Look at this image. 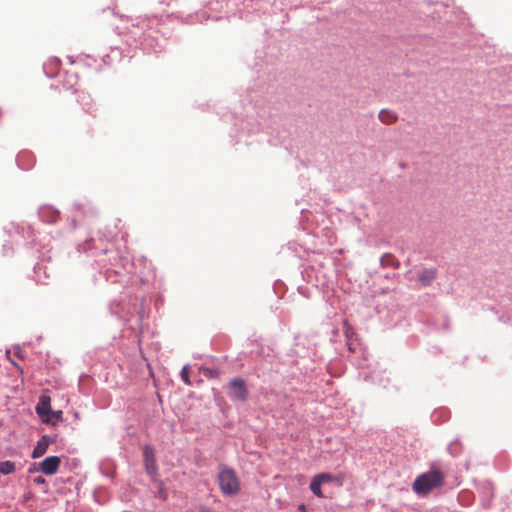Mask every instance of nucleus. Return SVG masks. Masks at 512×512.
I'll return each mask as SVG.
<instances>
[{"label": "nucleus", "mask_w": 512, "mask_h": 512, "mask_svg": "<svg viewBox=\"0 0 512 512\" xmlns=\"http://www.w3.org/2000/svg\"><path fill=\"white\" fill-rule=\"evenodd\" d=\"M217 482L220 491L225 496H235L240 492V479L232 468L220 466L217 475Z\"/></svg>", "instance_id": "f257e3e1"}, {"label": "nucleus", "mask_w": 512, "mask_h": 512, "mask_svg": "<svg viewBox=\"0 0 512 512\" xmlns=\"http://www.w3.org/2000/svg\"><path fill=\"white\" fill-rule=\"evenodd\" d=\"M443 480V473L437 468H432L415 479L413 489L418 494H427L433 489L442 486Z\"/></svg>", "instance_id": "f03ea898"}, {"label": "nucleus", "mask_w": 512, "mask_h": 512, "mask_svg": "<svg viewBox=\"0 0 512 512\" xmlns=\"http://www.w3.org/2000/svg\"><path fill=\"white\" fill-rule=\"evenodd\" d=\"M230 387V397L239 400L245 401L248 397V392L245 386V382L242 379L234 378L229 383Z\"/></svg>", "instance_id": "7ed1b4c3"}, {"label": "nucleus", "mask_w": 512, "mask_h": 512, "mask_svg": "<svg viewBox=\"0 0 512 512\" xmlns=\"http://www.w3.org/2000/svg\"><path fill=\"white\" fill-rule=\"evenodd\" d=\"M60 463L61 460L59 457L49 456L40 462L39 469L46 475H53L58 471Z\"/></svg>", "instance_id": "20e7f679"}, {"label": "nucleus", "mask_w": 512, "mask_h": 512, "mask_svg": "<svg viewBox=\"0 0 512 512\" xmlns=\"http://www.w3.org/2000/svg\"><path fill=\"white\" fill-rule=\"evenodd\" d=\"M143 457L147 472L151 475L154 474L157 469L154 449L151 446H145L143 449Z\"/></svg>", "instance_id": "39448f33"}, {"label": "nucleus", "mask_w": 512, "mask_h": 512, "mask_svg": "<svg viewBox=\"0 0 512 512\" xmlns=\"http://www.w3.org/2000/svg\"><path fill=\"white\" fill-rule=\"evenodd\" d=\"M51 406H50V397L48 396H41L39 398V402L36 406V412L40 417H44L50 413Z\"/></svg>", "instance_id": "423d86ee"}, {"label": "nucleus", "mask_w": 512, "mask_h": 512, "mask_svg": "<svg viewBox=\"0 0 512 512\" xmlns=\"http://www.w3.org/2000/svg\"><path fill=\"white\" fill-rule=\"evenodd\" d=\"M398 116L396 112L389 109H382L379 112V120L386 125L393 124L397 121Z\"/></svg>", "instance_id": "0eeeda50"}, {"label": "nucleus", "mask_w": 512, "mask_h": 512, "mask_svg": "<svg viewBox=\"0 0 512 512\" xmlns=\"http://www.w3.org/2000/svg\"><path fill=\"white\" fill-rule=\"evenodd\" d=\"M436 273L432 269H425L419 275V282L423 286H429L435 279Z\"/></svg>", "instance_id": "6e6552de"}, {"label": "nucleus", "mask_w": 512, "mask_h": 512, "mask_svg": "<svg viewBox=\"0 0 512 512\" xmlns=\"http://www.w3.org/2000/svg\"><path fill=\"white\" fill-rule=\"evenodd\" d=\"M48 440L46 437H43L38 443H37V446L34 448L33 452H32V457L33 458H39L41 457L47 450L48 448Z\"/></svg>", "instance_id": "1a4fd4ad"}, {"label": "nucleus", "mask_w": 512, "mask_h": 512, "mask_svg": "<svg viewBox=\"0 0 512 512\" xmlns=\"http://www.w3.org/2000/svg\"><path fill=\"white\" fill-rule=\"evenodd\" d=\"M15 471V464L11 461L0 462V472L4 475L11 474Z\"/></svg>", "instance_id": "9d476101"}, {"label": "nucleus", "mask_w": 512, "mask_h": 512, "mask_svg": "<svg viewBox=\"0 0 512 512\" xmlns=\"http://www.w3.org/2000/svg\"><path fill=\"white\" fill-rule=\"evenodd\" d=\"M343 481V477L338 476H331L330 474L322 473V484L328 483V482H335L337 486H341Z\"/></svg>", "instance_id": "9b49d317"}, {"label": "nucleus", "mask_w": 512, "mask_h": 512, "mask_svg": "<svg viewBox=\"0 0 512 512\" xmlns=\"http://www.w3.org/2000/svg\"><path fill=\"white\" fill-rule=\"evenodd\" d=\"M345 334H346V338H347L348 348L351 352H354L356 350L358 344L355 341H353V339H352L353 332L350 327H348V326L346 327Z\"/></svg>", "instance_id": "f8f14e48"}, {"label": "nucleus", "mask_w": 512, "mask_h": 512, "mask_svg": "<svg viewBox=\"0 0 512 512\" xmlns=\"http://www.w3.org/2000/svg\"><path fill=\"white\" fill-rule=\"evenodd\" d=\"M381 265L384 267H387V266L397 267L398 263L391 254H385L381 257Z\"/></svg>", "instance_id": "ddd939ff"}, {"label": "nucleus", "mask_w": 512, "mask_h": 512, "mask_svg": "<svg viewBox=\"0 0 512 512\" xmlns=\"http://www.w3.org/2000/svg\"><path fill=\"white\" fill-rule=\"evenodd\" d=\"M310 488L316 496H320V474L313 477Z\"/></svg>", "instance_id": "4468645a"}, {"label": "nucleus", "mask_w": 512, "mask_h": 512, "mask_svg": "<svg viewBox=\"0 0 512 512\" xmlns=\"http://www.w3.org/2000/svg\"><path fill=\"white\" fill-rule=\"evenodd\" d=\"M181 378H182V380L184 381V383L186 385H191V381H190V378H189V366L188 365H185L182 368Z\"/></svg>", "instance_id": "2eb2a0df"}, {"label": "nucleus", "mask_w": 512, "mask_h": 512, "mask_svg": "<svg viewBox=\"0 0 512 512\" xmlns=\"http://www.w3.org/2000/svg\"><path fill=\"white\" fill-rule=\"evenodd\" d=\"M458 445H459L458 443H451V445H450V450H451V452H452L453 454H457V453H458V450H457V446H458Z\"/></svg>", "instance_id": "dca6fc26"}, {"label": "nucleus", "mask_w": 512, "mask_h": 512, "mask_svg": "<svg viewBox=\"0 0 512 512\" xmlns=\"http://www.w3.org/2000/svg\"><path fill=\"white\" fill-rule=\"evenodd\" d=\"M34 481H35L36 483H38V484H40V483H44V482H45L44 478H43V477H41V476H39V477L35 478V479H34Z\"/></svg>", "instance_id": "f3484780"}, {"label": "nucleus", "mask_w": 512, "mask_h": 512, "mask_svg": "<svg viewBox=\"0 0 512 512\" xmlns=\"http://www.w3.org/2000/svg\"><path fill=\"white\" fill-rule=\"evenodd\" d=\"M53 415H54V417H55L56 419H59V418L61 417V415H62V412H61V411L54 412V413H53Z\"/></svg>", "instance_id": "a211bd4d"}, {"label": "nucleus", "mask_w": 512, "mask_h": 512, "mask_svg": "<svg viewBox=\"0 0 512 512\" xmlns=\"http://www.w3.org/2000/svg\"><path fill=\"white\" fill-rule=\"evenodd\" d=\"M13 364L17 367V369L20 371V373H23V370L20 366H18L15 362H13Z\"/></svg>", "instance_id": "6ab92c4d"}, {"label": "nucleus", "mask_w": 512, "mask_h": 512, "mask_svg": "<svg viewBox=\"0 0 512 512\" xmlns=\"http://www.w3.org/2000/svg\"><path fill=\"white\" fill-rule=\"evenodd\" d=\"M304 509H305L304 506L299 507V510H301V512H304Z\"/></svg>", "instance_id": "aec40b11"}, {"label": "nucleus", "mask_w": 512, "mask_h": 512, "mask_svg": "<svg viewBox=\"0 0 512 512\" xmlns=\"http://www.w3.org/2000/svg\"><path fill=\"white\" fill-rule=\"evenodd\" d=\"M205 512H211V511H209V510H205Z\"/></svg>", "instance_id": "412c9836"}]
</instances>
